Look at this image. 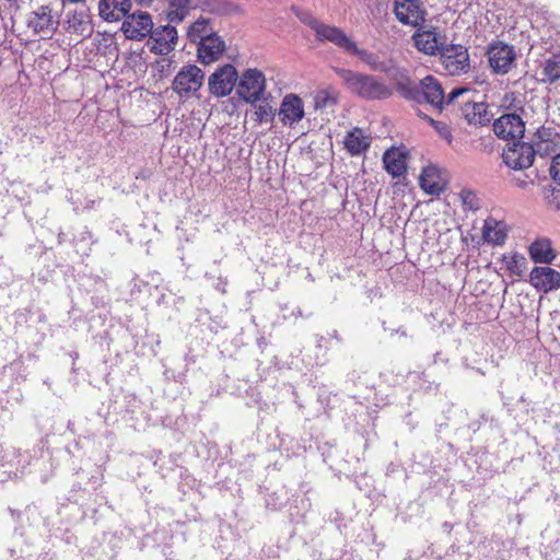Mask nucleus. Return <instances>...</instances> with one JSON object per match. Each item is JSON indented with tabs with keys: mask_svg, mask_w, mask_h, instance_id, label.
<instances>
[{
	"mask_svg": "<svg viewBox=\"0 0 560 560\" xmlns=\"http://www.w3.org/2000/svg\"><path fill=\"white\" fill-rule=\"evenodd\" d=\"M266 91V78L258 69H247L240 77L236 94L245 103L254 104L260 101Z\"/></svg>",
	"mask_w": 560,
	"mask_h": 560,
	"instance_id": "2",
	"label": "nucleus"
},
{
	"mask_svg": "<svg viewBox=\"0 0 560 560\" xmlns=\"http://www.w3.org/2000/svg\"><path fill=\"white\" fill-rule=\"evenodd\" d=\"M394 80L396 90L402 98L420 104L421 81L419 83L413 82L402 71H399Z\"/></svg>",
	"mask_w": 560,
	"mask_h": 560,
	"instance_id": "20",
	"label": "nucleus"
},
{
	"mask_svg": "<svg viewBox=\"0 0 560 560\" xmlns=\"http://www.w3.org/2000/svg\"><path fill=\"white\" fill-rule=\"evenodd\" d=\"M459 199L464 207V210L478 211L481 208V200L478 195L471 189H462L459 192Z\"/></svg>",
	"mask_w": 560,
	"mask_h": 560,
	"instance_id": "34",
	"label": "nucleus"
},
{
	"mask_svg": "<svg viewBox=\"0 0 560 560\" xmlns=\"http://www.w3.org/2000/svg\"><path fill=\"white\" fill-rule=\"evenodd\" d=\"M153 22L151 15L147 12L126 15L121 25V31L128 39L141 40L152 32Z\"/></svg>",
	"mask_w": 560,
	"mask_h": 560,
	"instance_id": "10",
	"label": "nucleus"
},
{
	"mask_svg": "<svg viewBox=\"0 0 560 560\" xmlns=\"http://www.w3.org/2000/svg\"><path fill=\"white\" fill-rule=\"evenodd\" d=\"M530 284L548 293L560 288V272L550 267H535L529 273Z\"/></svg>",
	"mask_w": 560,
	"mask_h": 560,
	"instance_id": "16",
	"label": "nucleus"
},
{
	"mask_svg": "<svg viewBox=\"0 0 560 560\" xmlns=\"http://www.w3.org/2000/svg\"><path fill=\"white\" fill-rule=\"evenodd\" d=\"M67 31L77 34L82 38L90 37L93 33V25L88 13L84 11L74 12L67 20Z\"/></svg>",
	"mask_w": 560,
	"mask_h": 560,
	"instance_id": "25",
	"label": "nucleus"
},
{
	"mask_svg": "<svg viewBox=\"0 0 560 560\" xmlns=\"http://www.w3.org/2000/svg\"><path fill=\"white\" fill-rule=\"evenodd\" d=\"M487 56L491 70L501 75L511 70L516 59L514 47L501 40L493 42L488 46Z\"/></svg>",
	"mask_w": 560,
	"mask_h": 560,
	"instance_id": "7",
	"label": "nucleus"
},
{
	"mask_svg": "<svg viewBox=\"0 0 560 560\" xmlns=\"http://www.w3.org/2000/svg\"><path fill=\"white\" fill-rule=\"evenodd\" d=\"M420 104L428 103L433 108L442 112L445 105V93L440 81L433 75H427L421 80Z\"/></svg>",
	"mask_w": 560,
	"mask_h": 560,
	"instance_id": "13",
	"label": "nucleus"
},
{
	"mask_svg": "<svg viewBox=\"0 0 560 560\" xmlns=\"http://www.w3.org/2000/svg\"><path fill=\"white\" fill-rule=\"evenodd\" d=\"M415 45L427 55L440 54L445 44L440 40L438 34L433 31H424L415 35Z\"/></svg>",
	"mask_w": 560,
	"mask_h": 560,
	"instance_id": "29",
	"label": "nucleus"
},
{
	"mask_svg": "<svg viewBox=\"0 0 560 560\" xmlns=\"http://www.w3.org/2000/svg\"><path fill=\"white\" fill-rule=\"evenodd\" d=\"M440 61L450 75H460L470 69L468 49L459 44H445L440 51Z\"/></svg>",
	"mask_w": 560,
	"mask_h": 560,
	"instance_id": "4",
	"label": "nucleus"
},
{
	"mask_svg": "<svg viewBox=\"0 0 560 560\" xmlns=\"http://www.w3.org/2000/svg\"><path fill=\"white\" fill-rule=\"evenodd\" d=\"M141 4H150L153 0H137Z\"/></svg>",
	"mask_w": 560,
	"mask_h": 560,
	"instance_id": "41",
	"label": "nucleus"
},
{
	"mask_svg": "<svg viewBox=\"0 0 560 560\" xmlns=\"http://www.w3.org/2000/svg\"><path fill=\"white\" fill-rule=\"evenodd\" d=\"M275 115L276 110L269 103H262L255 106L254 119L258 124L271 122Z\"/></svg>",
	"mask_w": 560,
	"mask_h": 560,
	"instance_id": "35",
	"label": "nucleus"
},
{
	"mask_svg": "<svg viewBox=\"0 0 560 560\" xmlns=\"http://www.w3.org/2000/svg\"><path fill=\"white\" fill-rule=\"evenodd\" d=\"M482 238L492 245H503L506 238V225L504 222L489 217L483 222Z\"/></svg>",
	"mask_w": 560,
	"mask_h": 560,
	"instance_id": "22",
	"label": "nucleus"
},
{
	"mask_svg": "<svg viewBox=\"0 0 560 560\" xmlns=\"http://www.w3.org/2000/svg\"><path fill=\"white\" fill-rule=\"evenodd\" d=\"M423 117L435 129V131L440 135L441 138L445 139L448 143H451L453 138L452 132L450 127L445 122L434 120L433 118L428 117L427 115H423Z\"/></svg>",
	"mask_w": 560,
	"mask_h": 560,
	"instance_id": "36",
	"label": "nucleus"
},
{
	"mask_svg": "<svg viewBox=\"0 0 560 560\" xmlns=\"http://www.w3.org/2000/svg\"><path fill=\"white\" fill-rule=\"evenodd\" d=\"M304 104L300 96L296 94H288L283 97L279 117L284 126L293 127L295 124L304 118Z\"/></svg>",
	"mask_w": 560,
	"mask_h": 560,
	"instance_id": "14",
	"label": "nucleus"
},
{
	"mask_svg": "<svg viewBox=\"0 0 560 560\" xmlns=\"http://www.w3.org/2000/svg\"><path fill=\"white\" fill-rule=\"evenodd\" d=\"M225 42L218 33L197 44V57L202 65H210L219 60L225 51Z\"/></svg>",
	"mask_w": 560,
	"mask_h": 560,
	"instance_id": "17",
	"label": "nucleus"
},
{
	"mask_svg": "<svg viewBox=\"0 0 560 560\" xmlns=\"http://www.w3.org/2000/svg\"><path fill=\"white\" fill-rule=\"evenodd\" d=\"M177 39V30L171 24L152 28L149 42L151 51L155 55H167L174 50Z\"/></svg>",
	"mask_w": 560,
	"mask_h": 560,
	"instance_id": "11",
	"label": "nucleus"
},
{
	"mask_svg": "<svg viewBox=\"0 0 560 560\" xmlns=\"http://www.w3.org/2000/svg\"><path fill=\"white\" fill-rule=\"evenodd\" d=\"M529 255L535 262L541 264H550L556 257L551 242L548 238H539L532 243Z\"/></svg>",
	"mask_w": 560,
	"mask_h": 560,
	"instance_id": "31",
	"label": "nucleus"
},
{
	"mask_svg": "<svg viewBox=\"0 0 560 560\" xmlns=\"http://www.w3.org/2000/svg\"><path fill=\"white\" fill-rule=\"evenodd\" d=\"M394 80L396 90L402 98L420 104L421 81L419 83L413 82L402 71H399Z\"/></svg>",
	"mask_w": 560,
	"mask_h": 560,
	"instance_id": "21",
	"label": "nucleus"
},
{
	"mask_svg": "<svg viewBox=\"0 0 560 560\" xmlns=\"http://www.w3.org/2000/svg\"><path fill=\"white\" fill-rule=\"evenodd\" d=\"M237 71L233 65L226 63L219 67L208 79L210 94L215 97H224L231 94L236 86Z\"/></svg>",
	"mask_w": 560,
	"mask_h": 560,
	"instance_id": "8",
	"label": "nucleus"
},
{
	"mask_svg": "<svg viewBox=\"0 0 560 560\" xmlns=\"http://www.w3.org/2000/svg\"><path fill=\"white\" fill-rule=\"evenodd\" d=\"M343 144L351 155H360L370 148L371 142L361 128H353L346 135Z\"/></svg>",
	"mask_w": 560,
	"mask_h": 560,
	"instance_id": "24",
	"label": "nucleus"
},
{
	"mask_svg": "<svg viewBox=\"0 0 560 560\" xmlns=\"http://www.w3.org/2000/svg\"><path fill=\"white\" fill-rule=\"evenodd\" d=\"M217 32L210 19L199 18L187 30V38L190 43L198 44L203 39L215 35Z\"/></svg>",
	"mask_w": 560,
	"mask_h": 560,
	"instance_id": "28",
	"label": "nucleus"
},
{
	"mask_svg": "<svg viewBox=\"0 0 560 560\" xmlns=\"http://www.w3.org/2000/svg\"><path fill=\"white\" fill-rule=\"evenodd\" d=\"M395 14L402 24L417 26L424 22L425 12L419 0H399L395 3Z\"/></svg>",
	"mask_w": 560,
	"mask_h": 560,
	"instance_id": "15",
	"label": "nucleus"
},
{
	"mask_svg": "<svg viewBox=\"0 0 560 560\" xmlns=\"http://www.w3.org/2000/svg\"><path fill=\"white\" fill-rule=\"evenodd\" d=\"M348 55L358 57L372 71L389 73V66L385 61H383L378 55L366 49L360 48L357 45V43H354Z\"/></svg>",
	"mask_w": 560,
	"mask_h": 560,
	"instance_id": "26",
	"label": "nucleus"
},
{
	"mask_svg": "<svg viewBox=\"0 0 560 560\" xmlns=\"http://www.w3.org/2000/svg\"><path fill=\"white\" fill-rule=\"evenodd\" d=\"M549 172L551 178L560 185V154L552 159Z\"/></svg>",
	"mask_w": 560,
	"mask_h": 560,
	"instance_id": "39",
	"label": "nucleus"
},
{
	"mask_svg": "<svg viewBox=\"0 0 560 560\" xmlns=\"http://www.w3.org/2000/svg\"><path fill=\"white\" fill-rule=\"evenodd\" d=\"M542 82L553 83L560 79V57L553 56L545 61Z\"/></svg>",
	"mask_w": 560,
	"mask_h": 560,
	"instance_id": "33",
	"label": "nucleus"
},
{
	"mask_svg": "<svg viewBox=\"0 0 560 560\" xmlns=\"http://www.w3.org/2000/svg\"><path fill=\"white\" fill-rule=\"evenodd\" d=\"M494 135L506 141L521 140L525 132L523 118L514 113L503 114L492 124Z\"/></svg>",
	"mask_w": 560,
	"mask_h": 560,
	"instance_id": "9",
	"label": "nucleus"
},
{
	"mask_svg": "<svg viewBox=\"0 0 560 560\" xmlns=\"http://www.w3.org/2000/svg\"><path fill=\"white\" fill-rule=\"evenodd\" d=\"M308 25L314 31L317 40L329 42L345 54H349L355 43L338 26L325 24L316 19H311Z\"/></svg>",
	"mask_w": 560,
	"mask_h": 560,
	"instance_id": "6",
	"label": "nucleus"
},
{
	"mask_svg": "<svg viewBox=\"0 0 560 560\" xmlns=\"http://www.w3.org/2000/svg\"><path fill=\"white\" fill-rule=\"evenodd\" d=\"M27 26L36 34L52 35L57 30L58 20L48 5H40L30 13Z\"/></svg>",
	"mask_w": 560,
	"mask_h": 560,
	"instance_id": "12",
	"label": "nucleus"
},
{
	"mask_svg": "<svg viewBox=\"0 0 560 560\" xmlns=\"http://www.w3.org/2000/svg\"><path fill=\"white\" fill-rule=\"evenodd\" d=\"M420 187L429 195H440L444 187L440 179L439 170L434 166H428L422 170L419 177Z\"/></svg>",
	"mask_w": 560,
	"mask_h": 560,
	"instance_id": "30",
	"label": "nucleus"
},
{
	"mask_svg": "<svg viewBox=\"0 0 560 560\" xmlns=\"http://www.w3.org/2000/svg\"><path fill=\"white\" fill-rule=\"evenodd\" d=\"M131 9V0H100V15L108 22L119 21Z\"/></svg>",
	"mask_w": 560,
	"mask_h": 560,
	"instance_id": "18",
	"label": "nucleus"
},
{
	"mask_svg": "<svg viewBox=\"0 0 560 560\" xmlns=\"http://www.w3.org/2000/svg\"><path fill=\"white\" fill-rule=\"evenodd\" d=\"M331 104H335V100L326 91L319 92L315 97L316 108H324Z\"/></svg>",
	"mask_w": 560,
	"mask_h": 560,
	"instance_id": "38",
	"label": "nucleus"
},
{
	"mask_svg": "<svg viewBox=\"0 0 560 560\" xmlns=\"http://www.w3.org/2000/svg\"><path fill=\"white\" fill-rule=\"evenodd\" d=\"M203 80L205 73L199 67L187 65L175 75L172 89L180 98H189L200 90Z\"/></svg>",
	"mask_w": 560,
	"mask_h": 560,
	"instance_id": "3",
	"label": "nucleus"
},
{
	"mask_svg": "<svg viewBox=\"0 0 560 560\" xmlns=\"http://www.w3.org/2000/svg\"><path fill=\"white\" fill-rule=\"evenodd\" d=\"M525 185H526V180H524V179H521L517 183V186H520V187H525Z\"/></svg>",
	"mask_w": 560,
	"mask_h": 560,
	"instance_id": "42",
	"label": "nucleus"
},
{
	"mask_svg": "<svg viewBox=\"0 0 560 560\" xmlns=\"http://www.w3.org/2000/svg\"><path fill=\"white\" fill-rule=\"evenodd\" d=\"M383 163L388 174L399 178L407 172V153L405 150L395 148L387 150L383 155Z\"/></svg>",
	"mask_w": 560,
	"mask_h": 560,
	"instance_id": "19",
	"label": "nucleus"
},
{
	"mask_svg": "<svg viewBox=\"0 0 560 560\" xmlns=\"http://www.w3.org/2000/svg\"><path fill=\"white\" fill-rule=\"evenodd\" d=\"M525 258L521 256H513L511 260L508 261V269L511 273L521 276L525 268Z\"/></svg>",
	"mask_w": 560,
	"mask_h": 560,
	"instance_id": "37",
	"label": "nucleus"
},
{
	"mask_svg": "<svg viewBox=\"0 0 560 560\" xmlns=\"http://www.w3.org/2000/svg\"><path fill=\"white\" fill-rule=\"evenodd\" d=\"M464 115L467 122L474 126H487L492 119V114L489 113L488 105L483 102L467 103Z\"/></svg>",
	"mask_w": 560,
	"mask_h": 560,
	"instance_id": "23",
	"label": "nucleus"
},
{
	"mask_svg": "<svg viewBox=\"0 0 560 560\" xmlns=\"http://www.w3.org/2000/svg\"><path fill=\"white\" fill-rule=\"evenodd\" d=\"M536 153H539V150H535L532 143L518 140L506 145L502 159L510 168L521 171L533 165Z\"/></svg>",
	"mask_w": 560,
	"mask_h": 560,
	"instance_id": "5",
	"label": "nucleus"
},
{
	"mask_svg": "<svg viewBox=\"0 0 560 560\" xmlns=\"http://www.w3.org/2000/svg\"><path fill=\"white\" fill-rule=\"evenodd\" d=\"M556 131L551 127L541 126L539 127L534 137H533V145L536 147L535 150H541V145L545 144V150H547L550 144H553V140L556 137Z\"/></svg>",
	"mask_w": 560,
	"mask_h": 560,
	"instance_id": "32",
	"label": "nucleus"
},
{
	"mask_svg": "<svg viewBox=\"0 0 560 560\" xmlns=\"http://www.w3.org/2000/svg\"><path fill=\"white\" fill-rule=\"evenodd\" d=\"M335 73L347 90L366 101H381L389 98L393 90L382 79L346 68H335Z\"/></svg>",
	"mask_w": 560,
	"mask_h": 560,
	"instance_id": "1",
	"label": "nucleus"
},
{
	"mask_svg": "<svg viewBox=\"0 0 560 560\" xmlns=\"http://www.w3.org/2000/svg\"><path fill=\"white\" fill-rule=\"evenodd\" d=\"M198 0H170L166 11V16L170 23H180L189 14V12L197 8Z\"/></svg>",
	"mask_w": 560,
	"mask_h": 560,
	"instance_id": "27",
	"label": "nucleus"
},
{
	"mask_svg": "<svg viewBox=\"0 0 560 560\" xmlns=\"http://www.w3.org/2000/svg\"><path fill=\"white\" fill-rule=\"evenodd\" d=\"M467 89L455 88L447 95H445V104H451L455 98L465 93Z\"/></svg>",
	"mask_w": 560,
	"mask_h": 560,
	"instance_id": "40",
	"label": "nucleus"
}]
</instances>
